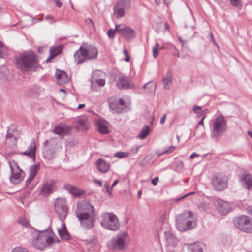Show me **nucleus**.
I'll return each mask as SVG.
<instances>
[{
    "instance_id": "f257e3e1",
    "label": "nucleus",
    "mask_w": 252,
    "mask_h": 252,
    "mask_svg": "<svg viewBox=\"0 0 252 252\" xmlns=\"http://www.w3.org/2000/svg\"><path fill=\"white\" fill-rule=\"evenodd\" d=\"M76 213L83 229H91L93 228L95 221V215L92 205L86 202L78 203Z\"/></svg>"
},
{
    "instance_id": "f03ea898",
    "label": "nucleus",
    "mask_w": 252,
    "mask_h": 252,
    "mask_svg": "<svg viewBox=\"0 0 252 252\" xmlns=\"http://www.w3.org/2000/svg\"><path fill=\"white\" fill-rule=\"evenodd\" d=\"M15 64L17 67L24 73L36 71L41 67L36 54L32 51L20 54L15 58Z\"/></svg>"
},
{
    "instance_id": "7ed1b4c3",
    "label": "nucleus",
    "mask_w": 252,
    "mask_h": 252,
    "mask_svg": "<svg viewBox=\"0 0 252 252\" xmlns=\"http://www.w3.org/2000/svg\"><path fill=\"white\" fill-rule=\"evenodd\" d=\"M35 237H33L32 244L37 249L43 250L47 245H51L55 241V234L49 229L38 231Z\"/></svg>"
},
{
    "instance_id": "20e7f679",
    "label": "nucleus",
    "mask_w": 252,
    "mask_h": 252,
    "mask_svg": "<svg viewBox=\"0 0 252 252\" xmlns=\"http://www.w3.org/2000/svg\"><path fill=\"white\" fill-rule=\"evenodd\" d=\"M227 128L225 118L220 115L212 119L210 124L211 137L218 140L221 137Z\"/></svg>"
},
{
    "instance_id": "39448f33",
    "label": "nucleus",
    "mask_w": 252,
    "mask_h": 252,
    "mask_svg": "<svg viewBox=\"0 0 252 252\" xmlns=\"http://www.w3.org/2000/svg\"><path fill=\"white\" fill-rule=\"evenodd\" d=\"M100 217V224L104 228L112 231H117L119 229V219L113 213L103 212Z\"/></svg>"
},
{
    "instance_id": "423d86ee",
    "label": "nucleus",
    "mask_w": 252,
    "mask_h": 252,
    "mask_svg": "<svg viewBox=\"0 0 252 252\" xmlns=\"http://www.w3.org/2000/svg\"><path fill=\"white\" fill-rule=\"evenodd\" d=\"M129 240L127 232L119 233L108 243V247L114 250L122 251L126 248Z\"/></svg>"
},
{
    "instance_id": "0eeeda50",
    "label": "nucleus",
    "mask_w": 252,
    "mask_h": 252,
    "mask_svg": "<svg viewBox=\"0 0 252 252\" xmlns=\"http://www.w3.org/2000/svg\"><path fill=\"white\" fill-rule=\"evenodd\" d=\"M234 225L244 232L252 233V220L248 216L242 215L233 220Z\"/></svg>"
},
{
    "instance_id": "6e6552de",
    "label": "nucleus",
    "mask_w": 252,
    "mask_h": 252,
    "mask_svg": "<svg viewBox=\"0 0 252 252\" xmlns=\"http://www.w3.org/2000/svg\"><path fill=\"white\" fill-rule=\"evenodd\" d=\"M56 212L62 222H63L68 212L66 201L63 198H58L54 203Z\"/></svg>"
},
{
    "instance_id": "1a4fd4ad",
    "label": "nucleus",
    "mask_w": 252,
    "mask_h": 252,
    "mask_svg": "<svg viewBox=\"0 0 252 252\" xmlns=\"http://www.w3.org/2000/svg\"><path fill=\"white\" fill-rule=\"evenodd\" d=\"M130 6V0H117L114 7V15L117 18L123 17Z\"/></svg>"
},
{
    "instance_id": "9d476101",
    "label": "nucleus",
    "mask_w": 252,
    "mask_h": 252,
    "mask_svg": "<svg viewBox=\"0 0 252 252\" xmlns=\"http://www.w3.org/2000/svg\"><path fill=\"white\" fill-rule=\"evenodd\" d=\"M227 177L220 173L214 174L211 178L214 189L218 191H222L227 187Z\"/></svg>"
},
{
    "instance_id": "9b49d317",
    "label": "nucleus",
    "mask_w": 252,
    "mask_h": 252,
    "mask_svg": "<svg viewBox=\"0 0 252 252\" xmlns=\"http://www.w3.org/2000/svg\"><path fill=\"white\" fill-rule=\"evenodd\" d=\"M9 163L11 171L10 181L14 184H18L22 179V171L14 161H9Z\"/></svg>"
},
{
    "instance_id": "f8f14e48",
    "label": "nucleus",
    "mask_w": 252,
    "mask_h": 252,
    "mask_svg": "<svg viewBox=\"0 0 252 252\" xmlns=\"http://www.w3.org/2000/svg\"><path fill=\"white\" fill-rule=\"evenodd\" d=\"M115 30L126 40H131L135 37L134 30L126 25L116 24Z\"/></svg>"
},
{
    "instance_id": "ddd939ff",
    "label": "nucleus",
    "mask_w": 252,
    "mask_h": 252,
    "mask_svg": "<svg viewBox=\"0 0 252 252\" xmlns=\"http://www.w3.org/2000/svg\"><path fill=\"white\" fill-rule=\"evenodd\" d=\"M213 203L219 213L222 215H225L231 210L230 205L227 202L219 198H215Z\"/></svg>"
},
{
    "instance_id": "4468645a",
    "label": "nucleus",
    "mask_w": 252,
    "mask_h": 252,
    "mask_svg": "<svg viewBox=\"0 0 252 252\" xmlns=\"http://www.w3.org/2000/svg\"><path fill=\"white\" fill-rule=\"evenodd\" d=\"M192 212L191 211H186L177 216V228L179 231H182L183 229H184V228L185 227L183 226V223H185V221L188 220V219L192 216Z\"/></svg>"
},
{
    "instance_id": "2eb2a0df",
    "label": "nucleus",
    "mask_w": 252,
    "mask_h": 252,
    "mask_svg": "<svg viewBox=\"0 0 252 252\" xmlns=\"http://www.w3.org/2000/svg\"><path fill=\"white\" fill-rule=\"evenodd\" d=\"M117 86L120 89L126 90L133 87L130 79L126 76L122 75L119 77L117 81Z\"/></svg>"
},
{
    "instance_id": "dca6fc26",
    "label": "nucleus",
    "mask_w": 252,
    "mask_h": 252,
    "mask_svg": "<svg viewBox=\"0 0 252 252\" xmlns=\"http://www.w3.org/2000/svg\"><path fill=\"white\" fill-rule=\"evenodd\" d=\"M71 129V127L70 126L60 124L55 126L52 132L53 133L63 137L68 135Z\"/></svg>"
},
{
    "instance_id": "f3484780",
    "label": "nucleus",
    "mask_w": 252,
    "mask_h": 252,
    "mask_svg": "<svg viewBox=\"0 0 252 252\" xmlns=\"http://www.w3.org/2000/svg\"><path fill=\"white\" fill-rule=\"evenodd\" d=\"M242 186L249 190H252V176L249 174H242L240 177Z\"/></svg>"
},
{
    "instance_id": "a211bd4d",
    "label": "nucleus",
    "mask_w": 252,
    "mask_h": 252,
    "mask_svg": "<svg viewBox=\"0 0 252 252\" xmlns=\"http://www.w3.org/2000/svg\"><path fill=\"white\" fill-rule=\"evenodd\" d=\"M55 76L59 84H65L69 81V77L64 71L56 69Z\"/></svg>"
},
{
    "instance_id": "6ab92c4d",
    "label": "nucleus",
    "mask_w": 252,
    "mask_h": 252,
    "mask_svg": "<svg viewBox=\"0 0 252 252\" xmlns=\"http://www.w3.org/2000/svg\"><path fill=\"white\" fill-rule=\"evenodd\" d=\"M55 188V182L49 181L46 182L42 187L41 192L44 196H46L51 193Z\"/></svg>"
},
{
    "instance_id": "aec40b11",
    "label": "nucleus",
    "mask_w": 252,
    "mask_h": 252,
    "mask_svg": "<svg viewBox=\"0 0 252 252\" xmlns=\"http://www.w3.org/2000/svg\"><path fill=\"white\" fill-rule=\"evenodd\" d=\"M86 51H85V47L81 46L74 54V60L77 64H80L86 59L85 56Z\"/></svg>"
},
{
    "instance_id": "412c9836",
    "label": "nucleus",
    "mask_w": 252,
    "mask_h": 252,
    "mask_svg": "<svg viewBox=\"0 0 252 252\" xmlns=\"http://www.w3.org/2000/svg\"><path fill=\"white\" fill-rule=\"evenodd\" d=\"M36 150L35 144L34 142H32L31 143L27 150L22 152L21 154L32 158L34 161L36 157Z\"/></svg>"
},
{
    "instance_id": "4be33fe9",
    "label": "nucleus",
    "mask_w": 252,
    "mask_h": 252,
    "mask_svg": "<svg viewBox=\"0 0 252 252\" xmlns=\"http://www.w3.org/2000/svg\"><path fill=\"white\" fill-rule=\"evenodd\" d=\"M96 165L98 171L102 173H106L110 170V165L104 159L99 158L96 161Z\"/></svg>"
},
{
    "instance_id": "5701e85b",
    "label": "nucleus",
    "mask_w": 252,
    "mask_h": 252,
    "mask_svg": "<svg viewBox=\"0 0 252 252\" xmlns=\"http://www.w3.org/2000/svg\"><path fill=\"white\" fill-rule=\"evenodd\" d=\"M164 235L167 245L172 247H174L177 245V239L170 231H165Z\"/></svg>"
},
{
    "instance_id": "b1692460",
    "label": "nucleus",
    "mask_w": 252,
    "mask_h": 252,
    "mask_svg": "<svg viewBox=\"0 0 252 252\" xmlns=\"http://www.w3.org/2000/svg\"><path fill=\"white\" fill-rule=\"evenodd\" d=\"M96 126L98 131L102 134H107L109 132L107 123L106 121L98 119L96 120Z\"/></svg>"
},
{
    "instance_id": "393cba45",
    "label": "nucleus",
    "mask_w": 252,
    "mask_h": 252,
    "mask_svg": "<svg viewBox=\"0 0 252 252\" xmlns=\"http://www.w3.org/2000/svg\"><path fill=\"white\" fill-rule=\"evenodd\" d=\"M85 51H86L85 54L86 59H95L97 56V50L94 46L90 45L85 47Z\"/></svg>"
},
{
    "instance_id": "a878e982",
    "label": "nucleus",
    "mask_w": 252,
    "mask_h": 252,
    "mask_svg": "<svg viewBox=\"0 0 252 252\" xmlns=\"http://www.w3.org/2000/svg\"><path fill=\"white\" fill-rule=\"evenodd\" d=\"M188 248L191 252H204L205 245L201 242H197L189 244Z\"/></svg>"
},
{
    "instance_id": "bb28decb",
    "label": "nucleus",
    "mask_w": 252,
    "mask_h": 252,
    "mask_svg": "<svg viewBox=\"0 0 252 252\" xmlns=\"http://www.w3.org/2000/svg\"><path fill=\"white\" fill-rule=\"evenodd\" d=\"M63 188L73 196H79L83 193V192L79 190L76 187L69 184H64Z\"/></svg>"
},
{
    "instance_id": "cd10ccee",
    "label": "nucleus",
    "mask_w": 252,
    "mask_h": 252,
    "mask_svg": "<svg viewBox=\"0 0 252 252\" xmlns=\"http://www.w3.org/2000/svg\"><path fill=\"white\" fill-rule=\"evenodd\" d=\"M188 219L186 223H183V226H184L185 228H184V229H183L182 231L192 229L195 227L196 223L195 221V217L193 214H192V216Z\"/></svg>"
},
{
    "instance_id": "c85d7f7f",
    "label": "nucleus",
    "mask_w": 252,
    "mask_h": 252,
    "mask_svg": "<svg viewBox=\"0 0 252 252\" xmlns=\"http://www.w3.org/2000/svg\"><path fill=\"white\" fill-rule=\"evenodd\" d=\"M109 108L113 113H121L123 108L120 106L118 101L109 100Z\"/></svg>"
},
{
    "instance_id": "c756f323",
    "label": "nucleus",
    "mask_w": 252,
    "mask_h": 252,
    "mask_svg": "<svg viewBox=\"0 0 252 252\" xmlns=\"http://www.w3.org/2000/svg\"><path fill=\"white\" fill-rule=\"evenodd\" d=\"M59 235L62 239L68 240L69 239V233L66 228L65 224L62 222V226L58 229Z\"/></svg>"
},
{
    "instance_id": "7c9ffc66",
    "label": "nucleus",
    "mask_w": 252,
    "mask_h": 252,
    "mask_svg": "<svg viewBox=\"0 0 252 252\" xmlns=\"http://www.w3.org/2000/svg\"><path fill=\"white\" fill-rule=\"evenodd\" d=\"M193 112L197 114V117H206V114L209 112V110L206 109L203 110H201V107L197 105H194L192 109Z\"/></svg>"
},
{
    "instance_id": "2f4dec72",
    "label": "nucleus",
    "mask_w": 252,
    "mask_h": 252,
    "mask_svg": "<svg viewBox=\"0 0 252 252\" xmlns=\"http://www.w3.org/2000/svg\"><path fill=\"white\" fill-rule=\"evenodd\" d=\"M61 52V49L60 47H52L50 49V57L46 60V62H49V61L54 57H55L57 55L59 54Z\"/></svg>"
},
{
    "instance_id": "473e14b6",
    "label": "nucleus",
    "mask_w": 252,
    "mask_h": 252,
    "mask_svg": "<svg viewBox=\"0 0 252 252\" xmlns=\"http://www.w3.org/2000/svg\"><path fill=\"white\" fill-rule=\"evenodd\" d=\"M40 166L39 165H32L30 166L29 169V174L31 177H35L37 175V171L39 169Z\"/></svg>"
},
{
    "instance_id": "72a5a7b5",
    "label": "nucleus",
    "mask_w": 252,
    "mask_h": 252,
    "mask_svg": "<svg viewBox=\"0 0 252 252\" xmlns=\"http://www.w3.org/2000/svg\"><path fill=\"white\" fill-rule=\"evenodd\" d=\"M78 124L84 130H87L89 127V124L86 119H80L77 121Z\"/></svg>"
},
{
    "instance_id": "f704fd0d",
    "label": "nucleus",
    "mask_w": 252,
    "mask_h": 252,
    "mask_svg": "<svg viewBox=\"0 0 252 252\" xmlns=\"http://www.w3.org/2000/svg\"><path fill=\"white\" fill-rule=\"evenodd\" d=\"M149 128L148 126H146L143 128L141 129L138 135L140 139H144L149 134Z\"/></svg>"
},
{
    "instance_id": "c9c22d12",
    "label": "nucleus",
    "mask_w": 252,
    "mask_h": 252,
    "mask_svg": "<svg viewBox=\"0 0 252 252\" xmlns=\"http://www.w3.org/2000/svg\"><path fill=\"white\" fill-rule=\"evenodd\" d=\"M18 222L22 226L29 228L31 227V225L29 224V220L25 217H20L18 220Z\"/></svg>"
},
{
    "instance_id": "e433bc0d",
    "label": "nucleus",
    "mask_w": 252,
    "mask_h": 252,
    "mask_svg": "<svg viewBox=\"0 0 252 252\" xmlns=\"http://www.w3.org/2000/svg\"><path fill=\"white\" fill-rule=\"evenodd\" d=\"M147 88H148V90L150 92H155L156 90V84L153 82L147 83L143 86V88L146 89Z\"/></svg>"
},
{
    "instance_id": "4c0bfd02",
    "label": "nucleus",
    "mask_w": 252,
    "mask_h": 252,
    "mask_svg": "<svg viewBox=\"0 0 252 252\" xmlns=\"http://www.w3.org/2000/svg\"><path fill=\"white\" fill-rule=\"evenodd\" d=\"M172 83V80L171 76L168 78H164L163 79V84L164 88L166 90H169L170 85Z\"/></svg>"
},
{
    "instance_id": "58836bf2",
    "label": "nucleus",
    "mask_w": 252,
    "mask_h": 252,
    "mask_svg": "<svg viewBox=\"0 0 252 252\" xmlns=\"http://www.w3.org/2000/svg\"><path fill=\"white\" fill-rule=\"evenodd\" d=\"M230 3L232 6L241 9L242 7V0H229Z\"/></svg>"
},
{
    "instance_id": "ea45409f",
    "label": "nucleus",
    "mask_w": 252,
    "mask_h": 252,
    "mask_svg": "<svg viewBox=\"0 0 252 252\" xmlns=\"http://www.w3.org/2000/svg\"><path fill=\"white\" fill-rule=\"evenodd\" d=\"M61 140H62V138L60 139H59L57 137H52L49 140H46L44 142V146H47L49 143L50 142H51L55 141V143L57 145H58L59 143L60 144Z\"/></svg>"
},
{
    "instance_id": "a19ab883",
    "label": "nucleus",
    "mask_w": 252,
    "mask_h": 252,
    "mask_svg": "<svg viewBox=\"0 0 252 252\" xmlns=\"http://www.w3.org/2000/svg\"><path fill=\"white\" fill-rule=\"evenodd\" d=\"M6 54V48L0 40V58H3Z\"/></svg>"
},
{
    "instance_id": "79ce46f5",
    "label": "nucleus",
    "mask_w": 252,
    "mask_h": 252,
    "mask_svg": "<svg viewBox=\"0 0 252 252\" xmlns=\"http://www.w3.org/2000/svg\"><path fill=\"white\" fill-rule=\"evenodd\" d=\"M129 153L128 152H117L115 154V157L119 158H124L129 156Z\"/></svg>"
},
{
    "instance_id": "37998d69",
    "label": "nucleus",
    "mask_w": 252,
    "mask_h": 252,
    "mask_svg": "<svg viewBox=\"0 0 252 252\" xmlns=\"http://www.w3.org/2000/svg\"><path fill=\"white\" fill-rule=\"evenodd\" d=\"M11 252H29L25 247L18 246L12 249Z\"/></svg>"
},
{
    "instance_id": "c03bdc74",
    "label": "nucleus",
    "mask_w": 252,
    "mask_h": 252,
    "mask_svg": "<svg viewBox=\"0 0 252 252\" xmlns=\"http://www.w3.org/2000/svg\"><path fill=\"white\" fill-rule=\"evenodd\" d=\"M94 83L97 84L98 86L100 87H102L105 85V81L104 79H97L95 81L93 80L92 82V86H93V84Z\"/></svg>"
},
{
    "instance_id": "a18cd8bd",
    "label": "nucleus",
    "mask_w": 252,
    "mask_h": 252,
    "mask_svg": "<svg viewBox=\"0 0 252 252\" xmlns=\"http://www.w3.org/2000/svg\"><path fill=\"white\" fill-rule=\"evenodd\" d=\"M116 32H117V31L115 29H109L107 32V35L110 38L113 39L115 37V34Z\"/></svg>"
},
{
    "instance_id": "49530a36",
    "label": "nucleus",
    "mask_w": 252,
    "mask_h": 252,
    "mask_svg": "<svg viewBox=\"0 0 252 252\" xmlns=\"http://www.w3.org/2000/svg\"><path fill=\"white\" fill-rule=\"evenodd\" d=\"M142 145H138V146H133L132 147L131 149H130V151L131 153H133V154H136L138 153V152L139 151V150L140 148H141L142 147Z\"/></svg>"
},
{
    "instance_id": "de8ad7c7",
    "label": "nucleus",
    "mask_w": 252,
    "mask_h": 252,
    "mask_svg": "<svg viewBox=\"0 0 252 252\" xmlns=\"http://www.w3.org/2000/svg\"><path fill=\"white\" fill-rule=\"evenodd\" d=\"M104 186L105 187V189L108 193L109 195H112V187H109V185L107 183H106L104 184Z\"/></svg>"
},
{
    "instance_id": "09e8293b",
    "label": "nucleus",
    "mask_w": 252,
    "mask_h": 252,
    "mask_svg": "<svg viewBox=\"0 0 252 252\" xmlns=\"http://www.w3.org/2000/svg\"><path fill=\"white\" fill-rule=\"evenodd\" d=\"M176 147L174 146H171L169 147V148L164 151L163 152V154H168L172 153L173 151H174Z\"/></svg>"
},
{
    "instance_id": "8fccbe9b",
    "label": "nucleus",
    "mask_w": 252,
    "mask_h": 252,
    "mask_svg": "<svg viewBox=\"0 0 252 252\" xmlns=\"http://www.w3.org/2000/svg\"><path fill=\"white\" fill-rule=\"evenodd\" d=\"M124 54L126 58L125 59V61L126 62H129L130 60V57L128 55V51L127 49H125L124 50Z\"/></svg>"
},
{
    "instance_id": "3c124183",
    "label": "nucleus",
    "mask_w": 252,
    "mask_h": 252,
    "mask_svg": "<svg viewBox=\"0 0 252 252\" xmlns=\"http://www.w3.org/2000/svg\"><path fill=\"white\" fill-rule=\"evenodd\" d=\"M159 49H157L156 48H153V56L155 58H156L159 54L158 52Z\"/></svg>"
},
{
    "instance_id": "603ef678",
    "label": "nucleus",
    "mask_w": 252,
    "mask_h": 252,
    "mask_svg": "<svg viewBox=\"0 0 252 252\" xmlns=\"http://www.w3.org/2000/svg\"><path fill=\"white\" fill-rule=\"evenodd\" d=\"M86 23L88 25L92 26L93 28H94V24L92 20L91 19L88 18V19H86Z\"/></svg>"
},
{
    "instance_id": "864d4df0",
    "label": "nucleus",
    "mask_w": 252,
    "mask_h": 252,
    "mask_svg": "<svg viewBox=\"0 0 252 252\" xmlns=\"http://www.w3.org/2000/svg\"><path fill=\"white\" fill-rule=\"evenodd\" d=\"M158 177H155V178H154L152 180V184L155 186L157 184H158Z\"/></svg>"
},
{
    "instance_id": "5fc2aeb1",
    "label": "nucleus",
    "mask_w": 252,
    "mask_h": 252,
    "mask_svg": "<svg viewBox=\"0 0 252 252\" xmlns=\"http://www.w3.org/2000/svg\"><path fill=\"white\" fill-rule=\"evenodd\" d=\"M34 178V177H31V176L30 175L29 178L27 179L26 182V185H28L30 184L31 182Z\"/></svg>"
},
{
    "instance_id": "6e6d98bb",
    "label": "nucleus",
    "mask_w": 252,
    "mask_h": 252,
    "mask_svg": "<svg viewBox=\"0 0 252 252\" xmlns=\"http://www.w3.org/2000/svg\"><path fill=\"white\" fill-rule=\"evenodd\" d=\"M118 103H119L120 106L122 108H123V106L125 104V101L122 98H120L118 101Z\"/></svg>"
},
{
    "instance_id": "4d7b16f0",
    "label": "nucleus",
    "mask_w": 252,
    "mask_h": 252,
    "mask_svg": "<svg viewBox=\"0 0 252 252\" xmlns=\"http://www.w3.org/2000/svg\"><path fill=\"white\" fill-rule=\"evenodd\" d=\"M166 118V114H164L162 115V116L161 117V118L160 119V123L161 124H163L165 122Z\"/></svg>"
},
{
    "instance_id": "13d9d810",
    "label": "nucleus",
    "mask_w": 252,
    "mask_h": 252,
    "mask_svg": "<svg viewBox=\"0 0 252 252\" xmlns=\"http://www.w3.org/2000/svg\"><path fill=\"white\" fill-rule=\"evenodd\" d=\"M54 2L58 7H60L62 5V3L59 0H54Z\"/></svg>"
},
{
    "instance_id": "bf43d9fd",
    "label": "nucleus",
    "mask_w": 252,
    "mask_h": 252,
    "mask_svg": "<svg viewBox=\"0 0 252 252\" xmlns=\"http://www.w3.org/2000/svg\"><path fill=\"white\" fill-rule=\"evenodd\" d=\"M204 119H205V117H203L202 118V119L198 122V125H201V126H202L204 127Z\"/></svg>"
},
{
    "instance_id": "052dcab7",
    "label": "nucleus",
    "mask_w": 252,
    "mask_h": 252,
    "mask_svg": "<svg viewBox=\"0 0 252 252\" xmlns=\"http://www.w3.org/2000/svg\"><path fill=\"white\" fill-rule=\"evenodd\" d=\"M45 19L47 20H52L54 19V17L51 15H47Z\"/></svg>"
},
{
    "instance_id": "680f3d73",
    "label": "nucleus",
    "mask_w": 252,
    "mask_h": 252,
    "mask_svg": "<svg viewBox=\"0 0 252 252\" xmlns=\"http://www.w3.org/2000/svg\"><path fill=\"white\" fill-rule=\"evenodd\" d=\"M247 210L248 213L252 216V206L249 207Z\"/></svg>"
},
{
    "instance_id": "e2e57ef3",
    "label": "nucleus",
    "mask_w": 252,
    "mask_h": 252,
    "mask_svg": "<svg viewBox=\"0 0 252 252\" xmlns=\"http://www.w3.org/2000/svg\"><path fill=\"white\" fill-rule=\"evenodd\" d=\"M198 156V155L195 153H193L190 156L191 159H193L195 157Z\"/></svg>"
},
{
    "instance_id": "0e129e2a",
    "label": "nucleus",
    "mask_w": 252,
    "mask_h": 252,
    "mask_svg": "<svg viewBox=\"0 0 252 252\" xmlns=\"http://www.w3.org/2000/svg\"><path fill=\"white\" fill-rule=\"evenodd\" d=\"M173 0H163L164 3L168 6L169 4Z\"/></svg>"
},
{
    "instance_id": "69168bd1",
    "label": "nucleus",
    "mask_w": 252,
    "mask_h": 252,
    "mask_svg": "<svg viewBox=\"0 0 252 252\" xmlns=\"http://www.w3.org/2000/svg\"><path fill=\"white\" fill-rule=\"evenodd\" d=\"M94 181L97 184H98L100 186H101L102 185V183L100 180H94Z\"/></svg>"
},
{
    "instance_id": "338daca9",
    "label": "nucleus",
    "mask_w": 252,
    "mask_h": 252,
    "mask_svg": "<svg viewBox=\"0 0 252 252\" xmlns=\"http://www.w3.org/2000/svg\"><path fill=\"white\" fill-rule=\"evenodd\" d=\"M210 37V38H211V41L214 43L215 44V40H214V37H213V34L212 33H211L209 35Z\"/></svg>"
},
{
    "instance_id": "774afa93",
    "label": "nucleus",
    "mask_w": 252,
    "mask_h": 252,
    "mask_svg": "<svg viewBox=\"0 0 252 252\" xmlns=\"http://www.w3.org/2000/svg\"><path fill=\"white\" fill-rule=\"evenodd\" d=\"M119 182V180L118 179H117L116 180L114 183L112 184V186H111V187H114L116 184H118V183Z\"/></svg>"
}]
</instances>
